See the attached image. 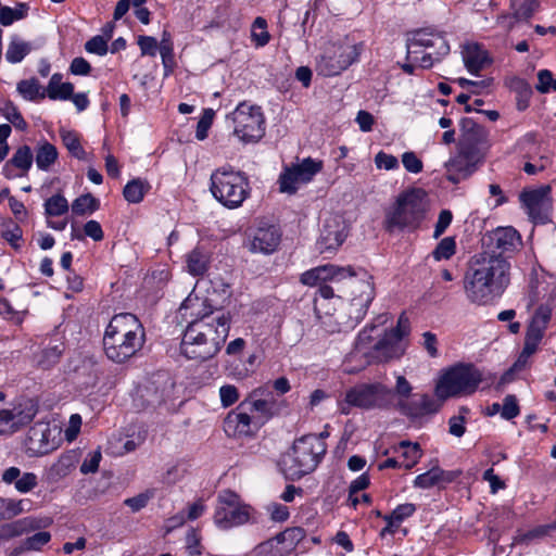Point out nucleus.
Masks as SVG:
<instances>
[{"label": "nucleus", "mask_w": 556, "mask_h": 556, "mask_svg": "<svg viewBox=\"0 0 556 556\" xmlns=\"http://www.w3.org/2000/svg\"><path fill=\"white\" fill-rule=\"evenodd\" d=\"M50 428L47 424L37 422L27 431L24 446L31 456L48 454L53 447L49 442Z\"/></svg>", "instance_id": "obj_27"}, {"label": "nucleus", "mask_w": 556, "mask_h": 556, "mask_svg": "<svg viewBox=\"0 0 556 556\" xmlns=\"http://www.w3.org/2000/svg\"><path fill=\"white\" fill-rule=\"evenodd\" d=\"M146 343V329L141 320L131 313L115 314L103 336V350L115 364H124L137 356Z\"/></svg>", "instance_id": "obj_3"}, {"label": "nucleus", "mask_w": 556, "mask_h": 556, "mask_svg": "<svg viewBox=\"0 0 556 556\" xmlns=\"http://www.w3.org/2000/svg\"><path fill=\"white\" fill-rule=\"evenodd\" d=\"M74 85L72 83H63L55 85L53 89L46 88V97L50 100H70L73 96Z\"/></svg>", "instance_id": "obj_55"}, {"label": "nucleus", "mask_w": 556, "mask_h": 556, "mask_svg": "<svg viewBox=\"0 0 556 556\" xmlns=\"http://www.w3.org/2000/svg\"><path fill=\"white\" fill-rule=\"evenodd\" d=\"M233 132L243 142L260 140L265 131V118L261 106L241 102L231 113Z\"/></svg>", "instance_id": "obj_12"}, {"label": "nucleus", "mask_w": 556, "mask_h": 556, "mask_svg": "<svg viewBox=\"0 0 556 556\" xmlns=\"http://www.w3.org/2000/svg\"><path fill=\"white\" fill-rule=\"evenodd\" d=\"M444 401L434 399L429 394H416L412 400H402L395 402L392 409H396L402 415L410 419H419L428 415H433L440 410Z\"/></svg>", "instance_id": "obj_20"}, {"label": "nucleus", "mask_w": 556, "mask_h": 556, "mask_svg": "<svg viewBox=\"0 0 556 556\" xmlns=\"http://www.w3.org/2000/svg\"><path fill=\"white\" fill-rule=\"evenodd\" d=\"M35 528H37V522L31 518H23L10 523H3L0 526V542L28 533Z\"/></svg>", "instance_id": "obj_35"}, {"label": "nucleus", "mask_w": 556, "mask_h": 556, "mask_svg": "<svg viewBox=\"0 0 556 556\" xmlns=\"http://www.w3.org/2000/svg\"><path fill=\"white\" fill-rule=\"evenodd\" d=\"M456 253V241L453 237L443 238L432 251L435 261L450 260Z\"/></svg>", "instance_id": "obj_53"}, {"label": "nucleus", "mask_w": 556, "mask_h": 556, "mask_svg": "<svg viewBox=\"0 0 556 556\" xmlns=\"http://www.w3.org/2000/svg\"><path fill=\"white\" fill-rule=\"evenodd\" d=\"M459 473V471H446L439 466H434L427 472L418 475L414 480V485L419 489L444 486L445 484L455 481Z\"/></svg>", "instance_id": "obj_31"}, {"label": "nucleus", "mask_w": 556, "mask_h": 556, "mask_svg": "<svg viewBox=\"0 0 556 556\" xmlns=\"http://www.w3.org/2000/svg\"><path fill=\"white\" fill-rule=\"evenodd\" d=\"M60 134L63 144L66 147L72 156L78 160H85L86 151L80 143L78 134L73 130H61Z\"/></svg>", "instance_id": "obj_47"}, {"label": "nucleus", "mask_w": 556, "mask_h": 556, "mask_svg": "<svg viewBox=\"0 0 556 556\" xmlns=\"http://www.w3.org/2000/svg\"><path fill=\"white\" fill-rule=\"evenodd\" d=\"M0 315H3L4 318L17 325L22 324L24 320V313L14 309L11 303L4 298H0Z\"/></svg>", "instance_id": "obj_63"}, {"label": "nucleus", "mask_w": 556, "mask_h": 556, "mask_svg": "<svg viewBox=\"0 0 556 556\" xmlns=\"http://www.w3.org/2000/svg\"><path fill=\"white\" fill-rule=\"evenodd\" d=\"M64 350L65 345L62 341L55 340L54 342H50L41 350L39 354V366H41L43 369H49L50 367L56 365L60 362Z\"/></svg>", "instance_id": "obj_36"}, {"label": "nucleus", "mask_w": 556, "mask_h": 556, "mask_svg": "<svg viewBox=\"0 0 556 556\" xmlns=\"http://www.w3.org/2000/svg\"><path fill=\"white\" fill-rule=\"evenodd\" d=\"M0 236L14 250H20L23 243V230L17 223L11 218L2 222L0 226Z\"/></svg>", "instance_id": "obj_37"}, {"label": "nucleus", "mask_w": 556, "mask_h": 556, "mask_svg": "<svg viewBox=\"0 0 556 556\" xmlns=\"http://www.w3.org/2000/svg\"><path fill=\"white\" fill-rule=\"evenodd\" d=\"M429 204L426 192L413 188L399 194L394 204L387 210L383 226L388 232L395 230L415 231L425 220Z\"/></svg>", "instance_id": "obj_5"}, {"label": "nucleus", "mask_w": 556, "mask_h": 556, "mask_svg": "<svg viewBox=\"0 0 556 556\" xmlns=\"http://www.w3.org/2000/svg\"><path fill=\"white\" fill-rule=\"evenodd\" d=\"M150 188L151 187L147 180L135 178L126 184L123 190V195L127 202L137 204L143 200Z\"/></svg>", "instance_id": "obj_39"}, {"label": "nucleus", "mask_w": 556, "mask_h": 556, "mask_svg": "<svg viewBox=\"0 0 556 556\" xmlns=\"http://www.w3.org/2000/svg\"><path fill=\"white\" fill-rule=\"evenodd\" d=\"M346 402L363 410H389L395 405V393L382 382H362L346 390Z\"/></svg>", "instance_id": "obj_10"}, {"label": "nucleus", "mask_w": 556, "mask_h": 556, "mask_svg": "<svg viewBox=\"0 0 556 556\" xmlns=\"http://www.w3.org/2000/svg\"><path fill=\"white\" fill-rule=\"evenodd\" d=\"M34 161V154L28 146L20 147L13 156L3 165L2 174L5 178L12 179L17 176H24L30 169Z\"/></svg>", "instance_id": "obj_30"}, {"label": "nucleus", "mask_w": 556, "mask_h": 556, "mask_svg": "<svg viewBox=\"0 0 556 556\" xmlns=\"http://www.w3.org/2000/svg\"><path fill=\"white\" fill-rule=\"evenodd\" d=\"M362 278L356 279L357 273L353 276H346L348 288L350 290L349 318L350 326L354 327L367 314L368 307L375 299V286L372 277L364 269H361Z\"/></svg>", "instance_id": "obj_11"}, {"label": "nucleus", "mask_w": 556, "mask_h": 556, "mask_svg": "<svg viewBox=\"0 0 556 556\" xmlns=\"http://www.w3.org/2000/svg\"><path fill=\"white\" fill-rule=\"evenodd\" d=\"M157 50H160L163 65L165 67H168L174 59V47L168 31H163L162 39L161 42L159 43Z\"/></svg>", "instance_id": "obj_56"}, {"label": "nucleus", "mask_w": 556, "mask_h": 556, "mask_svg": "<svg viewBox=\"0 0 556 556\" xmlns=\"http://www.w3.org/2000/svg\"><path fill=\"white\" fill-rule=\"evenodd\" d=\"M407 61L427 70L450 53L445 37L432 29H418L407 39Z\"/></svg>", "instance_id": "obj_7"}, {"label": "nucleus", "mask_w": 556, "mask_h": 556, "mask_svg": "<svg viewBox=\"0 0 556 556\" xmlns=\"http://www.w3.org/2000/svg\"><path fill=\"white\" fill-rule=\"evenodd\" d=\"M45 214L48 217L61 216L68 212L70 205L64 195L58 193L45 202Z\"/></svg>", "instance_id": "obj_50"}, {"label": "nucleus", "mask_w": 556, "mask_h": 556, "mask_svg": "<svg viewBox=\"0 0 556 556\" xmlns=\"http://www.w3.org/2000/svg\"><path fill=\"white\" fill-rule=\"evenodd\" d=\"M28 10V4L24 2H18L14 9L10 7H2L0 9V24L3 26H10L15 21L25 18Z\"/></svg>", "instance_id": "obj_45"}, {"label": "nucleus", "mask_w": 556, "mask_h": 556, "mask_svg": "<svg viewBox=\"0 0 556 556\" xmlns=\"http://www.w3.org/2000/svg\"><path fill=\"white\" fill-rule=\"evenodd\" d=\"M210 191L214 199L227 208H237L250 195L249 178L231 167L215 169L210 178Z\"/></svg>", "instance_id": "obj_6"}, {"label": "nucleus", "mask_w": 556, "mask_h": 556, "mask_svg": "<svg viewBox=\"0 0 556 556\" xmlns=\"http://www.w3.org/2000/svg\"><path fill=\"white\" fill-rule=\"evenodd\" d=\"M306 532L301 527L287 528L285 531L275 535L277 543L283 545V552L293 551L296 545L304 540Z\"/></svg>", "instance_id": "obj_38"}, {"label": "nucleus", "mask_w": 556, "mask_h": 556, "mask_svg": "<svg viewBox=\"0 0 556 556\" xmlns=\"http://www.w3.org/2000/svg\"><path fill=\"white\" fill-rule=\"evenodd\" d=\"M328 434H305L294 440L285 453L279 466L287 479L296 480L313 472L327 452L325 438Z\"/></svg>", "instance_id": "obj_4"}, {"label": "nucleus", "mask_w": 556, "mask_h": 556, "mask_svg": "<svg viewBox=\"0 0 556 556\" xmlns=\"http://www.w3.org/2000/svg\"><path fill=\"white\" fill-rule=\"evenodd\" d=\"M538 80L536 89L541 93L556 91V76L549 70H541L538 73Z\"/></svg>", "instance_id": "obj_58"}, {"label": "nucleus", "mask_w": 556, "mask_h": 556, "mask_svg": "<svg viewBox=\"0 0 556 556\" xmlns=\"http://www.w3.org/2000/svg\"><path fill=\"white\" fill-rule=\"evenodd\" d=\"M191 309L193 319L187 325L180 352L188 359L205 362L213 358L224 345L230 330L231 317L213 306L207 299L201 300L189 294L179 311Z\"/></svg>", "instance_id": "obj_1"}, {"label": "nucleus", "mask_w": 556, "mask_h": 556, "mask_svg": "<svg viewBox=\"0 0 556 556\" xmlns=\"http://www.w3.org/2000/svg\"><path fill=\"white\" fill-rule=\"evenodd\" d=\"M323 167V161L312 157H306L301 163L286 167L279 176L280 191L295 193L299 184L309 182L316 174L321 172Z\"/></svg>", "instance_id": "obj_17"}, {"label": "nucleus", "mask_w": 556, "mask_h": 556, "mask_svg": "<svg viewBox=\"0 0 556 556\" xmlns=\"http://www.w3.org/2000/svg\"><path fill=\"white\" fill-rule=\"evenodd\" d=\"M16 89L24 99L29 101L42 100L46 98V92L45 90H41V86L36 78L18 81Z\"/></svg>", "instance_id": "obj_43"}, {"label": "nucleus", "mask_w": 556, "mask_h": 556, "mask_svg": "<svg viewBox=\"0 0 556 556\" xmlns=\"http://www.w3.org/2000/svg\"><path fill=\"white\" fill-rule=\"evenodd\" d=\"M362 50V43H354L348 38L329 42L318 60L317 68L326 77L340 75L358 60Z\"/></svg>", "instance_id": "obj_9"}, {"label": "nucleus", "mask_w": 556, "mask_h": 556, "mask_svg": "<svg viewBox=\"0 0 556 556\" xmlns=\"http://www.w3.org/2000/svg\"><path fill=\"white\" fill-rule=\"evenodd\" d=\"M30 50L31 47L28 42L21 40L17 36H13L5 53L7 61L12 64L20 63Z\"/></svg>", "instance_id": "obj_42"}, {"label": "nucleus", "mask_w": 556, "mask_h": 556, "mask_svg": "<svg viewBox=\"0 0 556 556\" xmlns=\"http://www.w3.org/2000/svg\"><path fill=\"white\" fill-rule=\"evenodd\" d=\"M224 430L228 437L247 438L254 435L252 417L240 404L229 412L224 420Z\"/></svg>", "instance_id": "obj_26"}, {"label": "nucleus", "mask_w": 556, "mask_h": 556, "mask_svg": "<svg viewBox=\"0 0 556 556\" xmlns=\"http://www.w3.org/2000/svg\"><path fill=\"white\" fill-rule=\"evenodd\" d=\"M210 254L201 247H195L186 255L187 271L197 277L203 276L210 268Z\"/></svg>", "instance_id": "obj_33"}, {"label": "nucleus", "mask_w": 556, "mask_h": 556, "mask_svg": "<svg viewBox=\"0 0 556 556\" xmlns=\"http://www.w3.org/2000/svg\"><path fill=\"white\" fill-rule=\"evenodd\" d=\"M551 317L552 311L548 306L540 305L536 308L526 331L523 349L510 368L511 371L521 370L527 366L529 358L538 351Z\"/></svg>", "instance_id": "obj_14"}, {"label": "nucleus", "mask_w": 556, "mask_h": 556, "mask_svg": "<svg viewBox=\"0 0 556 556\" xmlns=\"http://www.w3.org/2000/svg\"><path fill=\"white\" fill-rule=\"evenodd\" d=\"M27 500H14L0 497V520L11 519L26 510Z\"/></svg>", "instance_id": "obj_48"}, {"label": "nucleus", "mask_w": 556, "mask_h": 556, "mask_svg": "<svg viewBox=\"0 0 556 556\" xmlns=\"http://www.w3.org/2000/svg\"><path fill=\"white\" fill-rule=\"evenodd\" d=\"M482 381V374L472 364H457L448 368L435 384V396L441 401L470 395Z\"/></svg>", "instance_id": "obj_8"}, {"label": "nucleus", "mask_w": 556, "mask_h": 556, "mask_svg": "<svg viewBox=\"0 0 556 556\" xmlns=\"http://www.w3.org/2000/svg\"><path fill=\"white\" fill-rule=\"evenodd\" d=\"M402 354V340L395 333L384 331L383 336L372 344L371 358L377 363L399 358Z\"/></svg>", "instance_id": "obj_28"}, {"label": "nucleus", "mask_w": 556, "mask_h": 556, "mask_svg": "<svg viewBox=\"0 0 556 556\" xmlns=\"http://www.w3.org/2000/svg\"><path fill=\"white\" fill-rule=\"evenodd\" d=\"M510 283V263L506 258L477 253L470 257L463 285L467 300L488 305L501 298Z\"/></svg>", "instance_id": "obj_2"}, {"label": "nucleus", "mask_w": 556, "mask_h": 556, "mask_svg": "<svg viewBox=\"0 0 556 556\" xmlns=\"http://www.w3.org/2000/svg\"><path fill=\"white\" fill-rule=\"evenodd\" d=\"M76 464V457L74 454L67 453L59 457V459L50 467V476L52 478L66 477L74 468Z\"/></svg>", "instance_id": "obj_49"}, {"label": "nucleus", "mask_w": 556, "mask_h": 556, "mask_svg": "<svg viewBox=\"0 0 556 556\" xmlns=\"http://www.w3.org/2000/svg\"><path fill=\"white\" fill-rule=\"evenodd\" d=\"M551 317L552 311L548 306L540 305L536 308L526 331L523 349L510 368L511 371L521 370L527 366L529 358L538 351Z\"/></svg>", "instance_id": "obj_15"}, {"label": "nucleus", "mask_w": 556, "mask_h": 556, "mask_svg": "<svg viewBox=\"0 0 556 556\" xmlns=\"http://www.w3.org/2000/svg\"><path fill=\"white\" fill-rule=\"evenodd\" d=\"M281 236L278 226L260 222L248 232L249 250L253 253L271 254L278 249Z\"/></svg>", "instance_id": "obj_18"}, {"label": "nucleus", "mask_w": 556, "mask_h": 556, "mask_svg": "<svg viewBox=\"0 0 556 556\" xmlns=\"http://www.w3.org/2000/svg\"><path fill=\"white\" fill-rule=\"evenodd\" d=\"M58 159L56 148L48 141L41 143L36 151V164L41 170H48Z\"/></svg>", "instance_id": "obj_44"}, {"label": "nucleus", "mask_w": 556, "mask_h": 556, "mask_svg": "<svg viewBox=\"0 0 556 556\" xmlns=\"http://www.w3.org/2000/svg\"><path fill=\"white\" fill-rule=\"evenodd\" d=\"M462 58L466 70L471 75L479 73L492 63L489 53L477 42H466L462 46Z\"/></svg>", "instance_id": "obj_29"}, {"label": "nucleus", "mask_w": 556, "mask_h": 556, "mask_svg": "<svg viewBox=\"0 0 556 556\" xmlns=\"http://www.w3.org/2000/svg\"><path fill=\"white\" fill-rule=\"evenodd\" d=\"M251 516V507L241 502L240 496L225 490L217 497V507L214 514V521L220 529L227 530L244 525Z\"/></svg>", "instance_id": "obj_13"}, {"label": "nucleus", "mask_w": 556, "mask_h": 556, "mask_svg": "<svg viewBox=\"0 0 556 556\" xmlns=\"http://www.w3.org/2000/svg\"><path fill=\"white\" fill-rule=\"evenodd\" d=\"M370 484V478L367 473H362L353 480L349 488L348 501L353 508L359 504V497L356 495L359 491L367 489Z\"/></svg>", "instance_id": "obj_54"}, {"label": "nucleus", "mask_w": 556, "mask_h": 556, "mask_svg": "<svg viewBox=\"0 0 556 556\" xmlns=\"http://www.w3.org/2000/svg\"><path fill=\"white\" fill-rule=\"evenodd\" d=\"M481 155L458 148V153L446 164V178L453 184L467 179L476 172V165Z\"/></svg>", "instance_id": "obj_22"}, {"label": "nucleus", "mask_w": 556, "mask_h": 556, "mask_svg": "<svg viewBox=\"0 0 556 556\" xmlns=\"http://www.w3.org/2000/svg\"><path fill=\"white\" fill-rule=\"evenodd\" d=\"M555 530H556V521L552 522V523H548V525L538 526V527L529 530L525 534H522L521 542L529 543L532 540L541 539V538H544L546 535H549Z\"/></svg>", "instance_id": "obj_60"}, {"label": "nucleus", "mask_w": 556, "mask_h": 556, "mask_svg": "<svg viewBox=\"0 0 556 556\" xmlns=\"http://www.w3.org/2000/svg\"><path fill=\"white\" fill-rule=\"evenodd\" d=\"M5 484L14 483V488L20 493H28L38 485V477L34 472H24L17 467L7 468L1 477Z\"/></svg>", "instance_id": "obj_32"}, {"label": "nucleus", "mask_w": 556, "mask_h": 556, "mask_svg": "<svg viewBox=\"0 0 556 556\" xmlns=\"http://www.w3.org/2000/svg\"><path fill=\"white\" fill-rule=\"evenodd\" d=\"M186 549L190 556L202 554L201 535L198 530L191 529L186 535Z\"/></svg>", "instance_id": "obj_61"}, {"label": "nucleus", "mask_w": 556, "mask_h": 556, "mask_svg": "<svg viewBox=\"0 0 556 556\" xmlns=\"http://www.w3.org/2000/svg\"><path fill=\"white\" fill-rule=\"evenodd\" d=\"M101 459L102 454L100 450L89 453L80 466L81 473L88 475L98 471Z\"/></svg>", "instance_id": "obj_64"}, {"label": "nucleus", "mask_w": 556, "mask_h": 556, "mask_svg": "<svg viewBox=\"0 0 556 556\" xmlns=\"http://www.w3.org/2000/svg\"><path fill=\"white\" fill-rule=\"evenodd\" d=\"M501 416L510 420L520 414V408L517 399L513 394H508L504 397L503 405H501Z\"/></svg>", "instance_id": "obj_59"}, {"label": "nucleus", "mask_w": 556, "mask_h": 556, "mask_svg": "<svg viewBox=\"0 0 556 556\" xmlns=\"http://www.w3.org/2000/svg\"><path fill=\"white\" fill-rule=\"evenodd\" d=\"M214 112L212 109H206L197 124L195 137L199 140H204L207 137V131L213 123Z\"/></svg>", "instance_id": "obj_62"}, {"label": "nucleus", "mask_w": 556, "mask_h": 556, "mask_svg": "<svg viewBox=\"0 0 556 556\" xmlns=\"http://www.w3.org/2000/svg\"><path fill=\"white\" fill-rule=\"evenodd\" d=\"M400 448L402 450V456L405 458L403 462V468L412 469L421 457V450L419 444L402 441L400 443Z\"/></svg>", "instance_id": "obj_52"}, {"label": "nucleus", "mask_w": 556, "mask_h": 556, "mask_svg": "<svg viewBox=\"0 0 556 556\" xmlns=\"http://www.w3.org/2000/svg\"><path fill=\"white\" fill-rule=\"evenodd\" d=\"M240 407L248 412H257L266 419L271 418L278 412L274 393L266 386L253 389L240 403Z\"/></svg>", "instance_id": "obj_23"}, {"label": "nucleus", "mask_w": 556, "mask_h": 556, "mask_svg": "<svg viewBox=\"0 0 556 556\" xmlns=\"http://www.w3.org/2000/svg\"><path fill=\"white\" fill-rule=\"evenodd\" d=\"M348 237V226L339 216L327 218L323 225L317 247L320 253L334 252Z\"/></svg>", "instance_id": "obj_21"}, {"label": "nucleus", "mask_w": 556, "mask_h": 556, "mask_svg": "<svg viewBox=\"0 0 556 556\" xmlns=\"http://www.w3.org/2000/svg\"><path fill=\"white\" fill-rule=\"evenodd\" d=\"M354 268L352 266L340 267L332 264L312 268L301 275L300 281L305 286H319L326 281H341L346 276H353Z\"/></svg>", "instance_id": "obj_24"}, {"label": "nucleus", "mask_w": 556, "mask_h": 556, "mask_svg": "<svg viewBox=\"0 0 556 556\" xmlns=\"http://www.w3.org/2000/svg\"><path fill=\"white\" fill-rule=\"evenodd\" d=\"M100 208V201L91 193L81 194L72 203V212L74 215L84 216L92 214Z\"/></svg>", "instance_id": "obj_41"}, {"label": "nucleus", "mask_w": 556, "mask_h": 556, "mask_svg": "<svg viewBox=\"0 0 556 556\" xmlns=\"http://www.w3.org/2000/svg\"><path fill=\"white\" fill-rule=\"evenodd\" d=\"M545 189H534L530 191H522L520 193V201L533 219L541 218L540 213L545 204Z\"/></svg>", "instance_id": "obj_34"}, {"label": "nucleus", "mask_w": 556, "mask_h": 556, "mask_svg": "<svg viewBox=\"0 0 556 556\" xmlns=\"http://www.w3.org/2000/svg\"><path fill=\"white\" fill-rule=\"evenodd\" d=\"M387 319H388V317L386 315H380L378 317L379 324H371V325L365 327V329L359 332L357 340H356L357 350L363 351V350H366L369 348L372 349L371 343L374 342V340L376 338L380 337L379 333H377L376 337H374L372 333L377 332L378 327L380 325H383L387 321Z\"/></svg>", "instance_id": "obj_46"}, {"label": "nucleus", "mask_w": 556, "mask_h": 556, "mask_svg": "<svg viewBox=\"0 0 556 556\" xmlns=\"http://www.w3.org/2000/svg\"><path fill=\"white\" fill-rule=\"evenodd\" d=\"M459 148L481 155V148L486 143L488 132L483 126L469 117L460 119Z\"/></svg>", "instance_id": "obj_25"}, {"label": "nucleus", "mask_w": 556, "mask_h": 556, "mask_svg": "<svg viewBox=\"0 0 556 556\" xmlns=\"http://www.w3.org/2000/svg\"><path fill=\"white\" fill-rule=\"evenodd\" d=\"M51 540V534L48 531H40L31 536L26 538L21 542L20 546L15 547L12 552L13 556H17L28 551H39Z\"/></svg>", "instance_id": "obj_40"}, {"label": "nucleus", "mask_w": 556, "mask_h": 556, "mask_svg": "<svg viewBox=\"0 0 556 556\" xmlns=\"http://www.w3.org/2000/svg\"><path fill=\"white\" fill-rule=\"evenodd\" d=\"M481 242L482 251L480 253L508 260L506 254L517 250L521 244V237L514 227H498L483 235Z\"/></svg>", "instance_id": "obj_16"}, {"label": "nucleus", "mask_w": 556, "mask_h": 556, "mask_svg": "<svg viewBox=\"0 0 556 556\" xmlns=\"http://www.w3.org/2000/svg\"><path fill=\"white\" fill-rule=\"evenodd\" d=\"M538 0H511V8L514 10V17L516 20H528L539 9Z\"/></svg>", "instance_id": "obj_51"}, {"label": "nucleus", "mask_w": 556, "mask_h": 556, "mask_svg": "<svg viewBox=\"0 0 556 556\" xmlns=\"http://www.w3.org/2000/svg\"><path fill=\"white\" fill-rule=\"evenodd\" d=\"M3 112L5 117L14 125L15 128L20 130H25L27 128V123L23 118L22 114L17 110V108L10 101L4 103Z\"/></svg>", "instance_id": "obj_57"}, {"label": "nucleus", "mask_w": 556, "mask_h": 556, "mask_svg": "<svg viewBox=\"0 0 556 556\" xmlns=\"http://www.w3.org/2000/svg\"><path fill=\"white\" fill-rule=\"evenodd\" d=\"M36 414L37 408L31 402L0 409V434H12L18 431L31 422Z\"/></svg>", "instance_id": "obj_19"}]
</instances>
